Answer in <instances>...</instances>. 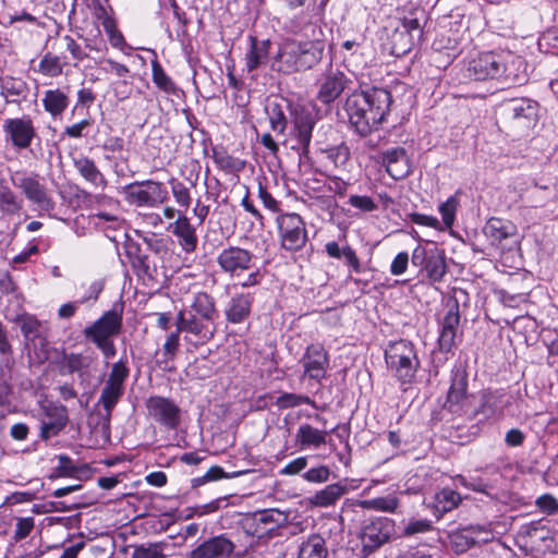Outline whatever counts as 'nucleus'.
Listing matches in <instances>:
<instances>
[{"instance_id": "1", "label": "nucleus", "mask_w": 558, "mask_h": 558, "mask_svg": "<svg viewBox=\"0 0 558 558\" xmlns=\"http://www.w3.org/2000/svg\"><path fill=\"white\" fill-rule=\"evenodd\" d=\"M218 317L215 298L205 291H197L178 312L175 326L184 333L186 341L202 345L214 338Z\"/></svg>"}, {"instance_id": "2", "label": "nucleus", "mask_w": 558, "mask_h": 558, "mask_svg": "<svg viewBox=\"0 0 558 558\" xmlns=\"http://www.w3.org/2000/svg\"><path fill=\"white\" fill-rule=\"evenodd\" d=\"M392 99L389 90L373 87L354 92L345 100L349 122L361 136H367L386 120Z\"/></svg>"}, {"instance_id": "3", "label": "nucleus", "mask_w": 558, "mask_h": 558, "mask_svg": "<svg viewBox=\"0 0 558 558\" xmlns=\"http://www.w3.org/2000/svg\"><path fill=\"white\" fill-rule=\"evenodd\" d=\"M324 50L325 44L322 40L287 39L279 45L272 69L282 73L312 69L322 60Z\"/></svg>"}, {"instance_id": "4", "label": "nucleus", "mask_w": 558, "mask_h": 558, "mask_svg": "<svg viewBox=\"0 0 558 558\" xmlns=\"http://www.w3.org/2000/svg\"><path fill=\"white\" fill-rule=\"evenodd\" d=\"M288 513L278 509H264L245 517L241 523L243 532L252 537L244 554L258 553L267 541L281 536V529L288 523Z\"/></svg>"}, {"instance_id": "5", "label": "nucleus", "mask_w": 558, "mask_h": 558, "mask_svg": "<svg viewBox=\"0 0 558 558\" xmlns=\"http://www.w3.org/2000/svg\"><path fill=\"white\" fill-rule=\"evenodd\" d=\"M122 316L123 306L114 305L83 331L85 338L92 341L106 359H112L117 353L112 338L121 332Z\"/></svg>"}, {"instance_id": "6", "label": "nucleus", "mask_w": 558, "mask_h": 558, "mask_svg": "<svg viewBox=\"0 0 558 558\" xmlns=\"http://www.w3.org/2000/svg\"><path fill=\"white\" fill-rule=\"evenodd\" d=\"M385 361L401 385L412 384L421 365L414 344L408 340L391 342L385 350Z\"/></svg>"}, {"instance_id": "7", "label": "nucleus", "mask_w": 558, "mask_h": 558, "mask_svg": "<svg viewBox=\"0 0 558 558\" xmlns=\"http://www.w3.org/2000/svg\"><path fill=\"white\" fill-rule=\"evenodd\" d=\"M11 184L20 190L24 197L39 209L51 213L56 207V202L44 179L36 172L17 170L10 173Z\"/></svg>"}, {"instance_id": "8", "label": "nucleus", "mask_w": 558, "mask_h": 558, "mask_svg": "<svg viewBox=\"0 0 558 558\" xmlns=\"http://www.w3.org/2000/svg\"><path fill=\"white\" fill-rule=\"evenodd\" d=\"M129 367L120 360L112 364L111 371L104 383L97 405L102 407L105 414V427L109 428L110 418L116 405L122 399L125 391V380L129 377Z\"/></svg>"}, {"instance_id": "9", "label": "nucleus", "mask_w": 558, "mask_h": 558, "mask_svg": "<svg viewBox=\"0 0 558 558\" xmlns=\"http://www.w3.org/2000/svg\"><path fill=\"white\" fill-rule=\"evenodd\" d=\"M315 123L312 112L302 107L293 108L290 111V128L283 145L295 150L300 156H306Z\"/></svg>"}, {"instance_id": "10", "label": "nucleus", "mask_w": 558, "mask_h": 558, "mask_svg": "<svg viewBox=\"0 0 558 558\" xmlns=\"http://www.w3.org/2000/svg\"><path fill=\"white\" fill-rule=\"evenodd\" d=\"M280 246L287 252L301 251L307 242V230L303 218L295 213L279 214L276 218Z\"/></svg>"}, {"instance_id": "11", "label": "nucleus", "mask_w": 558, "mask_h": 558, "mask_svg": "<svg viewBox=\"0 0 558 558\" xmlns=\"http://www.w3.org/2000/svg\"><path fill=\"white\" fill-rule=\"evenodd\" d=\"M504 57L493 51L472 56L465 63L464 76L473 81L498 80L506 73Z\"/></svg>"}, {"instance_id": "12", "label": "nucleus", "mask_w": 558, "mask_h": 558, "mask_svg": "<svg viewBox=\"0 0 558 558\" xmlns=\"http://www.w3.org/2000/svg\"><path fill=\"white\" fill-rule=\"evenodd\" d=\"M125 201L136 206L156 207L168 201V191L162 182L136 181L122 189Z\"/></svg>"}, {"instance_id": "13", "label": "nucleus", "mask_w": 558, "mask_h": 558, "mask_svg": "<svg viewBox=\"0 0 558 558\" xmlns=\"http://www.w3.org/2000/svg\"><path fill=\"white\" fill-rule=\"evenodd\" d=\"M395 526V520L387 517H375L366 521L360 532L363 554L369 555L389 543Z\"/></svg>"}, {"instance_id": "14", "label": "nucleus", "mask_w": 558, "mask_h": 558, "mask_svg": "<svg viewBox=\"0 0 558 558\" xmlns=\"http://www.w3.org/2000/svg\"><path fill=\"white\" fill-rule=\"evenodd\" d=\"M145 407L148 417L166 429L175 430L181 425L182 410L172 399L150 396Z\"/></svg>"}, {"instance_id": "15", "label": "nucleus", "mask_w": 558, "mask_h": 558, "mask_svg": "<svg viewBox=\"0 0 558 558\" xmlns=\"http://www.w3.org/2000/svg\"><path fill=\"white\" fill-rule=\"evenodd\" d=\"M425 14L423 9H414L401 20V26L397 28L393 38L398 53H405L423 37L422 21Z\"/></svg>"}, {"instance_id": "16", "label": "nucleus", "mask_w": 558, "mask_h": 558, "mask_svg": "<svg viewBox=\"0 0 558 558\" xmlns=\"http://www.w3.org/2000/svg\"><path fill=\"white\" fill-rule=\"evenodd\" d=\"M41 416L39 437L44 441L58 436L69 423V413L65 405L49 401L40 404Z\"/></svg>"}, {"instance_id": "17", "label": "nucleus", "mask_w": 558, "mask_h": 558, "mask_svg": "<svg viewBox=\"0 0 558 558\" xmlns=\"http://www.w3.org/2000/svg\"><path fill=\"white\" fill-rule=\"evenodd\" d=\"M2 129L7 142L17 149L28 148L36 137V129L29 116L7 119Z\"/></svg>"}, {"instance_id": "18", "label": "nucleus", "mask_w": 558, "mask_h": 558, "mask_svg": "<svg viewBox=\"0 0 558 558\" xmlns=\"http://www.w3.org/2000/svg\"><path fill=\"white\" fill-rule=\"evenodd\" d=\"M447 313L439 323L438 345L440 351L450 352L456 345V337L460 325V306L457 298L446 302Z\"/></svg>"}, {"instance_id": "19", "label": "nucleus", "mask_w": 558, "mask_h": 558, "mask_svg": "<svg viewBox=\"0 0 558 558\" xmlns=\"http://www.w3.org/2000/svg\"><path fill=\"white\" fill-rule=\"evenodd\" d=\"M253 259L254 255L250 251L239 246H229L218 254L217 264L223 272L235 277L251 269Z\"/></svg>"}, {"instance_id": "20", "label": "nucleus", "mask_w": 558, "mask_h": 558, "mask_svg": "<svg viewBox=\"0 0 558 558\" xmlns=\"http://www.w3.org/2000/svg\"><path fill=\"white\" fill-rule=\"evenodd\" d=\"M235 547L229 535L222 533L198 544L189 553L187 558H231Z\"/></svg>"}, {"instance_id": "21", "label": "nucleus", "mask_w": 558, "mask_h": 558, "mask_svg": "<svg viewBox=\"0 0 558 558\" xmlns=\"http://www.w3.org/2000/svg\"><path fill=\"white\" fill-rule=\"evenodd\" d=\"M304 373L311 379L322 381L326 377L329 367V355L320 343H314L306 348L301 359Z\"/></svg>"}, {"instance_id": "22", "label": "nucleus", "mask_w": 558, "mask_h": 558, "mask_svg": "<svg viewBox=\"0 0 558 558\" xmlns=\"http://www.w3.org/2000/svg\"><path fill=\"white\" fill-rule=\"evenodd\" d=\"M350 80L338 69H329L322 77L316 95L324 105L333 102L348 87Z\"/></svg>"}, {"instance_id": "23", "label": "nucleus", "mask_w": 558, "mask_h": 558, "mask_svg": "<svg viewBox=\"0 0 558 558\" xmlns=\"http://www.w3.org/2000/svg\"><path fill=\"white\" fill-rule=\"evenodd\" d=\"M468 378L466 375L456 372L451 379L450 388L447 392L446 401L442 408L452 414H462L465 411L468 402Z\"/></svg>"}, {"instance_id": "24", "label": "nucleus", "mask_w": 558, "mask_h": 558, "mask_svg": "<svg viewBox=\"0 0 558 558\" xmlns=\"http://www.w3.org/2000/svg\"><path fill=\"white\" fill-rule=\"evenodd\" d=\"M168 230L178 239V244L183 252L187 254L195 252L198 239L189 217L180 214L174 222L169 225Z\"/></svg>"}, {"instance_id": "25", "label": "nucleus", "mask_w": 558, "mask_h": 558, "mask_svg": "<svg viewBox=\"0 0 558 558\" xmlns=\"http://www.w3.org/2000/svg\"><path fill=\"white\" fill-rule=\"evenodd\" d=\"M386 171L393 180H402L411 172V165L403 147H393L383 153Z\"/></svg>"}, {"instance_id": "26", "label": "nucleus", "mask_w": 558, "mask_h": 558, "mask_svg": "<svg viewBox=\"0 0 558 558\" xmlns=\"http://www.w3.org/2000/svg\"><path fill=\"white\" fill-rule=\"evenodd\" d=\"M95 362L96 357L93 355L63 351L59 366L62 374H77L84 378L90 375V368Z\"/></svg>"}, {"instance_id": "27", "label": "nucleus", "mask_w": 558, "mask_h": 558, "mask_svg": "<svg viewBox=\"0 0 558 558\" xmlns=\"http://www.w3.org/2000/svg\"><path fill=\"white\" fill-rule=\"evenodd\" d=\"M254 296L251 293H235L225 307L226 320L236 325L244 323L251 315Z\"/></svg>"}, {"instance_id": "28", "label": "nucleus", "mask_w": 558, "mask_h": 558, "mask_svg": "<svg viewBox=\"0 0 558 558\" xmlns=\"http://www.w3.org/2000/svg\"><path fill=\"white\" fill-rule=\"evenodd\" d=\"M505 112L518 126L530 128L536 122V102L527 99L512 100L505 107Z\"/></svg>"}, {"instance_id": "29", "label": "nucleus", "mask_w": 558, "mask_h": 558, "mask_svg": "<svg viewBox=\"0 0 558 558\" xmlns=\"http://www.w3.org/2000/svg\"><path fill=\"white\" fill-rule=\"evenodd\" d=\"M0 95L5 104L21 105L27 100L29 86L21 77L5 76L0 78Z\"/></svg>"}, {"instance_id": "30", "label": "nucleus", "mask_w": 558, "mask_h": 558, "mask_svg": "<svg viewBox=\"0 0 558 558\" xmlns=\"http://www.w3.org/2000/svg\"><path fill=\"white\" fill-rule=\"evenodd\" d=\"M248 43L250 47L244 56V61L247 72H253L268 60L271 41L269 39L259 40L256 36L250 35Z\"/></svg>"}, {"instance_id": "31", "label": "nucleus", "mask_w": 558, "mask_h": 558, "mask_svg": "<svg viewBox=\"0 0 558 558\" xmlns=\"http://www.w3.org/2000/svg\"><path fill=\"white\" fill-rule=\"evenodd\" d=\"M73 165L80 175L95 189L104 191L107 187L108 181L93 159L87 156H78L73 159Z\"/></svg>"}, {"instance_id": "32", "label": "nucleus", "mask_w": 558, "mask_h": 558, "mask_svg": "<svg viewBox=\"0 0 558 558\" xmlns=\"http://www.w3.org/2000/svg\"><path fill=\"white\" fill-rule=\"evenodd\" d=\"M483 232L493 244H500L517 234V227L510 220L492 217L486 221Z\"/></svg>"}, {"instance_id": "33", "label": "nucleus", "mask_w": 558, "mask_h": 558, "mask_svg": "<svg viewBox=\"0 0 558 558\" xmlns=\"http://www.w3.org/2000/svg\"><path fill=\"white\" fill-rule=\"evenodd\" d=\"M268 401L276 405L278 410L293 409L302 404H308L315 409L317 408L316 402L310 397L292 392H282L275 400L270 395H265L259 398V402H264V407L268 405Z\"/></svg>"}, {"instance_id": "34", "label": "nucleus", "mask_w": 558, "mask_h": 558, "mask_svg": "<svg viewBox=\"0 0 558 558\" xmlns=\"http://www.w3.org/2000/svg\"><path fill=\"white\" fill-rule=\"evenodd\" d=\"M23 208L24 199L7 184L3 178H0V213L5 216H16Z\"/></svg>"}, {"instance_id": "35", "label": "nucleus", "mask_w": 558, "mask_h": 558, "mask_svg": "<svg viewBox=\"0 0 558 558\" xmlns=\"http://www.w3.org/2000/svg\"><path fill=\"white\" fill-rule=\"evenodd\" d=\"M345 493L347 487L344 485L340 483L329 484L311 496L308 502L313 507L327 508L335 506Z\"/></svg>"}, {"instance_id": "36", "label": "nucleus", "mask_w": 558, "mask_h": 558, "mask_svg": "<svg viewBox=\"0 0 558 558\" xmlns=\"http://www.w3.org/2000/svg\"><path fill=\"white\" fill-rule=\"evenodd\" d=\"M328 432L313 427L311 424H301L298 428L295 439L302 449L319 448L326 444Z\"/></svg>"}, {"instance_id": "37", "label": "nucleus", "mask_w": 558, "mask_h": 558, "mask_svg": "<svg viewBox=\"0 0 558 558\" xmlns=\"http://www.w3.org/2000/svg\"><path fill=\"white\" fill-rule=\"evenodd\" d=\"M461 500V495L458 492L446 487L434 495L432 507L439 518L456 509Z\"/></svg>"}, {"instance_id": "38", "label": "nucleus", "mask_w": 558, "mask_h": 558, "mask_svg": "<svg viewBox=\"0 0 558 558\" xmlns=\"http://www.w3.org/2000/svg\"><path fill=\"white\" fill-rule=\"evenodd\" d=\"M325 251L330 258L340 259L343 257L345 264L351 267L354 272L360 274L362 271L360 258L350 245L340 247L336 241H330L325 244Z\"/></svg>"}, {"instance_id": "39", "label": "nucleus", "mask_w": 558, "mask_h": 558, "mask_svg": "<svg viewBox=\"0 0 558 558\" xmlns=\"http://www.w3.org/2000/svg\"><path fill=\"white\" fill-rule=\"evenodd\" d=\"M328 548L326 541L319 534H312L304 539L298 551V558H327Z\"/></svg>"}, {"instance_id": "40", "label": "nucleus", "mask_w": 558, "mask_h": 558, "mask_svg": "<svg viewBox=\"0 0 558 558\" xmlns=\"http://www.w3.org/2000/svg\"><path fill=\"white\" fill-rule=\"evenodd\" d=\"M43 106L52 117H58L68 108L69 97L59 88L48 89L44 94Z\"/></svg>"}, {"instance_id": "41", "label": "nucleus", "mask_w": 558, "mask_h": 558, "mask_svg": "<svg viewBox=\"0 0 558 558\" xmlns=\"http://www.w3.org/2000/svg\"><path fill=\"white\" fill-rule=\"evenodd\" d=\"M399 499L395 495L381 496L361 500L359 507L365 510L395 513L399 507Z\"/></svg>"}, {"instance_id": "42", "label": "nucleus", "mask_w": 558, "mask_h": 558, "mask_svg": "<svg viewBox=\"0 0 558 558\" xmlns=\"http://www.w3.org/2000/svg\"><path fill=\"white\" fill-rule=\"evenodd\" d=\"M170 548L167 542H154L135 546L131 558H167Z\"/></svg>"}, {"instance_id": "43", "label": "nucleus", "mask_w": 558, "mask_h": 558, "mask_svg": "<svg viewBox=\"0 0 558 558\" xmlns=\"http://www.w3.org/2000/svg\"><path fill=\"white\" fill-rule=\"evenodd\" d=\"M424 271L430 282H440L447 272L445 256L439 253L430 254L424 266Z\"/></svg>"}, {"instance_id": "44", "label": "nucleus", "mask_w": 558, "mask_h": 558, "mask_svg": "<svg viewBox=\"0 0 558 558\" xmlns=\"http://www.w3.org/2000/svg\"><path fill=\"white\" fill-rule=\"evenodd\" d=\"M151 77L160 90L168 95H178L180 89L157 61L151 63Z\"/></svg>"}, {"instance_id": "45", "label": "nucleus", "mask_w": 558, "mask_h": 558, "mask_svg": "<svg viewBox=\"0 0 558 558\" xmlns=\"http://www.w3.org/2000/svg\"><path fill=\"white\" fill-rule=\"evenodd\" d=\"M469 526L459 529L449 534L450 545L456 553H465L471 547L475 546L474 537Z\"/></svg>"}, {"instance_id": "46", "label": "nucleus", "mask_w": 558, "mask_h": 558, "mask_svg": "<svg viewBox=\"0 0 558 558\" xmlns=\"http://www.w3.org/2000/svg\"><path fill=\"white\" fill-rule=\"evenodd\" d=\"M521 534L527 537L532 545H535L537 542L551 539L549 529L542 521H533L523 525Z\"/></svg>"}, {"instance_id": "47", "label": "nucleus", "mask_w": 558, "mask_h": 558, "mask_svg": "<svg viewBox=\"0 0 558 558\" xmlns=\"http://www.w3.org/2000/svg\"><path fill=\"white\" fill-rule=\"evenodd\" d=\"M66 64L60 57L48 52L40 59L38 72L46 76L56 77L62 74L63 68Z\"/></svg>"}, {"instance_id": "48", "label": "nucleus", "mask_w": 558, "mask_h": 558, "mask_svg": "<svg viewBox=\"0 0 558 558\" xmlns=\"http://www.w3.org/2000/svg\"><path fill=\"white\" fill-rule=\"evenodd\" d=\"M213 158L215 163L222 169L223 171L232 172L239 171L243 168L244 163L238 159L229 155L227 151L222 149H214Z\"/></svg>"}, {"instance_id": "49", "label": "nucleus", "mask_w": 558, "mask_h": 558, "mask_svg": "<svg viewBox=\"0 0 558 558\" xmlns=\"http://www.w3.org/2000/svg\"><path fill=\"white\" fill-rule=\"evenodd\" d=\"M174 202L182 208L187 209L191 205L192 197L189 187L178 179L169 180Z\"/></svg>"}, {"instance_id": "50", "label": "nucleus", "mask_w": 558, "mask_h": 558, "mask_svg": "<svg viewBox=\"0 0 558 558\" xmlns=\"http://www.w3.org/2000/svg\"><path fill=\"white\" fill-rule=\"evenodd\" d=\"M102 27L108 36V40L113 48L121 51L128 47L123 34L118 29L117 22L114 19H107L102 23Z\"/></svg>"}, {"instance_id": "51", "label": "nucleus", "mask_w": 558, "mask_h": 558, "mask_svg": "<svg viewBox=\"0 0 558 558\" xmlns=\"http://www.w3.org/2000/svg\"><path fill=\"white\" fill-rule=\"evenodd\" d=\"M326 158L333 163L336 168H344L350 159V149L345 144H340L323 151Z\"/></svg>"}, {"instance_id": "52", "label": "nucleus", "mask_w": 558, "mask_h": 558, "mask_svg": "<svg viewBox=\"0 0 558 558\" xmlns=\"http://www.w3.org/2000/svg\"><path fill=\"white\" fill-rule=\"evenodd\" d=\"M180 333H182V331H179V329L177 328L175 331L168 335L166 342L163 343V347H162V351H163L162 352V355H163L162 363L168 364L170 361H173V359L175 357L177 352L180 347ZM163 369H170V367L165 365Z\"/></svg>"}, {"instance_id": "53", "label": "nucleus", "mask_w": 558, "mask_h": 558, "mask_svg": "<svg viewBox=\"0 0 558 558\" xmlns=\"http://www.w3.org/2000/svg\"><path fill=\"white\" fill-rule=\"evenodd\" d=\"M248 471H238L231 474H228L223 471L221 466L214 465L211 466L202 477H197L194 480L195 485H201L210 481H217L221 478H234L240 475L246 474Z\"/></svg>"}, {"instance_id": "54", "label": "nucleus", "mask_w": 558, "mask_h": 558, "mask_svg": "<svg viewBox=\"0 0 558 558\" xmlns=\"http://www.w3.org/2000/svg\"><path fill=\"white\" fill-rule=\"evenodd\" d=\"M504 393L500 391L486 392L483 396V412L495 414L497 412H501L504 409L502 404Z\"/></svg>"}, {"instance_id": "55", "label": "nucleus", "mask_w": 558, "mask_h": 558, "mask_svg": "<svg viewBox=\"0 0 558 558\" xmlns=\"http://www.w3.org/2000/svg\"><path fill=\"white\" fill-rule=\"evenodd\" d=\"M459 205L457 196H450L446 202L439 205V213L446 227L450 228L456 218V211Z\"/></svg>"}, {"instance_id": "56", "label": "nucleus", "mask_w": 558, "mask_h": 558, "mask_svg": "<svg viewBox=\"0 0 558 558\" xmlns=\"http://www.w3.org/2000/svg\"><path fill=\"white\" fill-rule=\"evenodd\" d=\"M40 322L32 315L21 317V331L26 339H35L39 336Z\"/></svg>"}, {"instance_id": "57", "label": "nucleus", "mask_w": 558, "mask_h": 558, "mask_svg": "<svg viewBox=\"0 0 558 558\" xmlns=\"http://www.w3.org/2000/svg\"><path fill=\"white\" fill-rule=\"evenodd\" d=\"M269 124L272 131L283 134L287 130L288 121L279 105H274L269 113Z\"/></svg>"}, {"instance_id": "58", "label": "nucleus", "mask_w": 558, "mask_h": 558, "mask_svg": "<svg viewBox=\"0 0 558 558\" xmlns=\"http://www.w3.org/2000/svg\"><path fill=\"white\" fill-rule=\"evenodd\" d=\"M432 529L433 523L427 519H411L404 525L403 535L413 536L415 534H423L429 532Z\"/></svg>"}, {"instance_id": "59", "label": "nucleus", "mask_w": 558, "mask_h": 558, "mask_svg": "<svg viewBox=\"0 0 558 558\" xmlns=\"http://www.w3.org/2000/svg\"><path fill=\"white\" fill-rule=\"evenodd\" d=\"M34 524L35 522L33 517L17 519L13 535L14 541L20 542L26 538L32 533Z\"/></svg>"}, {"instance_id": "60", "label": "nucleus", "mask_w": 558, "mask_h": 558, "mask_svg": "<svg viewBox=\"0 0 558 558\" xmlns=\"http://www.w3.org/2000/svg\"><path fill=\"white\" fill-rule=\"evenodd\" d=\"M330 470L326 465L311 468L303 474V478L311 483H325L329 480Z\"/></svg>"}, {"instance_id": "61", "label": "nucleus", "mask_w": 558, "mask_h": 558, "mask_svg": "<svg viewBox=\"0 0 558 558\" xmlns=\"http://www.w3.org/2000/svg\"><path fill=\"white\" fill-rule=\"evenodd\" d=\"M348 202L352 207L364 213L374 211L377 208L373 198L367 195H351Z\"/></svg>"}, {"instance_id": "62", "label": "nucleus", "mask_w": 558, "mask_h": 558, "mask_svg": "<svg viewBox=\"0 0 558 558\" xmlns=\"http://www.w3.org/2000/svg\"><path fill=\"white\" fill-rule=\"evenodd\" d=\"M57 471L59 476L73 477L77 473V468L74 465L72 459L66 454H59Z\"/></svg>"}, {"instance_id": "63", "label": "nucleus", "mask_w": 558, "mask_h": 558, "mask_svg": "<svg viewBox=\"0 0 558 558\" xmlns=\"http://www.w3.org/2000/svg\"><path fill=\"white\" fill-rule=\"evenodd\" d=\"M474 543L476 545L487 544L494 538V534L490 529L484 525H470Z\"/></svg>"}, {"instance_id": "64", "label": "nucleus", "mask_w": 558, "mask_h": 558, "mask_svg": "<svg viewBox=\"0 0 558 558\" xmlns=\"http://www.w3.org/2000/svg\"><path fill=\"white\" fill-rule=\"evenodd\" d=\"M536 506L544 512L553 514L558 512V500L549 494H544L536 499Z\"/></svg>"}]
</instances>
